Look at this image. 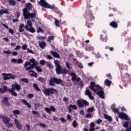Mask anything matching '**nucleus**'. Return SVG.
Returning a JSON list of instances; mask_svg holds the SVG:
<instances>
[{
  "instance_id": "obj_38",
  "label": "nucleus",
  "mask_w": 131,
  "mask_h": 131,
  "mask_svg": "<svg viewBox=\"0 0 131 131\" xmlns=\"http://www.w3.org/2000/svg\"><path fill=\"white\" fill-rule=\"evenodd\" d=\"M129 122H130L127 121L124 123V124H123V127H125V128H128V126H129Z\"/></svg>"
},
{
  "instance_id": "obj_16",
  "label": "nucleus",
  "mask_w": 131,
  "mask_h": 131,
  "mask_svg": "<svg viewBox=\"0 0 131 131\" xmlns=\"http://www.w3.org/2000/svg\"><path fill=\"white\" fill-rule=\"evenodd\" d=\"M70 75L72 77V80L73 81H74V80H76V81H80L81 80L80 78H77V75H76L75 73H71Z\"/></svg>"
},
{
  "instance_id": "obj_60",
  "label": "nucleus",
  "mask_w": 131,
  "mask_h": 131,
  "mask_svg": "<svg viewBox=\"0 0 131 131\" xmlns=\"http://www.w3.org/2000/svg\"><path fill=\"white\" fill-rule=\"evenodd\" d=\"M33 98V94L30 93L28 94V99H32Z\"/></svg>"
},
{
  "instance_id": "obj_3",
  "label": "nucleus",
  "mask_w": 131,
  "mask_h": 131,
  "mask_svg": "<svg viewBox=\"0 0 131 131\" xmlns=\"http://www.w3.org/2000/svg\"><path fill=\"white\" fill-rule=\"evenodd\" d=\"M54 63L55 64V67H56L55 71L56 74L60 75L61 74H68V73H69V70L61 66L60 61L57 60H54Z\"/></svg>"
},
{
  "instance_id": "obj_1",
  "label": "nucleus",
  "mask_w": 131,
  "mask_h": 131,
  "mask_svg": "<svg viewBox=\"0 0 131 131\" xmlns=\"http://www.w3.org/2000/svg\"><path fill=\"white\" fill-rule=\"evenodd\" d=\"M26 8H25L23 9L24 19H30L31 18V19L32 20L33 18H36V13H30L29 11H28V10H31L32 9V5L31 3H27L26 4Z\"/></svg>"
},
{
  "instance_id": "obj_10",
  "label": "nucleus",
  "mask_w": 131,
  "mask_h": 131,
  "mask_svg": "<svg viewBox=\"0 0 131 131\" xmlns=\"http://www.w3.org/2000/svg\"><path fill=\"white\" fill-rule=\"evenodd\" d=\"M2 75L3 76L4 80H8L9 79H15L16 76L12 75V74L2 73Z\"/></svg>"
},
{
  "instance_id": "obj_11",
  "label": "nucleus",
  "mask_w": 131,
  "mask_h": 131,
  "mask_svg": "<svg viewBox=\"0 0 131 131\" xmlns=\"http://www.w3.org/2000/svg\"><path fill=\"white\" fill-rule=\"evenodd\" d=\"M118 117L123 120H127V121H129V117H128L127 114L124 112H121L119 115H118Z\"/></svg>"
},
{
  "instance_id": "obj_15",
  "label": "nucleus",
  "mask_w": 131,
  "mask_h": 131,
  "mask_svg": "<svg viewBox=\"0 0 131 131\" xmlns=\"http://www.w3.org/2000/svg\"><path fill=\"white\" fill-rule=\"evenodd\" d=\"M12 87L11 89H10V90H12L13 91H15V90H16L17 92H19V91H21V86H20V85H19V84L17 83L12 84Z\"/></svg>"
},
{
  "instance_id": "obj_44",
  "label": "nucleus",
  "mask_w": 131,
  "mask_h": 131,
  "mask_svg": "<svg viewBox=\"0 0 131 131\" xmlns=\"http://www.w3.org/2000/svg\"><path fill=\"white\" fill-rule=\"evenodd\" d=\"M35 69H36L37 72H42V70L41 68L37 66H36Z\"/></svg>"
},
{
  "instance_id": "obj_22",
  "label": "nucleus",
  "mask_w": 131,
  "mask_h": 131,
  "mask_svg": "<svg viewBox=\"0 0 131 131\" xmlns=\"http://www.w3.org/2000/svg\"><path fill=\"white\" fill-rule=\"evenodd\" d=\"M96 94L100 97V98H101V99H104L105 97L104 96V92H103V90H100L96 92Z\"/></svg>"
},
{
  "instance_id": "obj_63",
  "label": "nucleus",
  "mask_w": 131,
  "mask_h": 131,
  "mask_svg": "<svg viewBox=\"0 0 131 131\" xmlns=\"http://www.w3.org/2000/svg\"><path fill=\"white\" fill-rule=\"evenodd\" d=\"M11 54H12V56L18 55V52L16 51H13L12 52H11Z\"/></svg>"
},
{
  "instance_id": "obj_39",
  "label": "nucleus",
  "mask_w": 131,
  "mask_h": 131,
  "mask_svg": "<svg viewBox=\"0 0 131 131\" xmlns=\"http://www.w3.org/2000/svg\"><path fill=\"white\" fill-rule=\"evenodd\" d=\"M38 81H40V82L44 83L46 82V78L39 77L38 78Z\"/></svg>"
},
{
  "instance_id": "obj_54",
  "label": "nucleus",
  "mask_w": 131,
  "mask_h": 131,
  "mask_svg": "<svg viewBox=\"0 0 131 131\" xmlns=\"http://www.w3.org/2000/svg\"><path fill=\"white\" fill-rule=\"evenodd\" d=\"M102 122H103V120L100 118L96 120V123L97 124H100V123H102Z\"/></svg>"
},
{
  "instance_id": "obj_21",
  "label": "nucleus",
  "mask_w": 131,
  "mask_h": 131,
  "mask_svg": "<svg viewBox=\"0 0 131 131\" xmlns=\"http://www.w3.org/2000/svg\"><path fill=\"white\" fill-rule=\"evenodd\" d=\"M4 14H10L9 9H7L5 8H4L3 9H2L1 10L0 9V15H4Z\"/></svg>"
},
{
  "instance_id": "obj_32",
  "label": "nucleus",
  "mask_w": 131,
  "mask_h": 131,
  "mask_svg": "<svg viewBox=\"0 0 131 131\" xmlns=\"http://www.w3.org/2000/svg\"><path fill=\"white\" fill-rule=\"evenodd\" d=\"M104 117L105 119H107L108 121L111 122L113 120L112 117L107 114H104Z\"/></svg>"
},
{
  "instance_id": "obj_30",
  "label": "nucleus",
  "mask_w": 131,
  "mask_h": 131,
  "mask_svg": "<svg viewBox=\"0 0 131 131\" xmlns=\"http://www.w3.org/2000/svg\"><path fill=\"white\" fill-rule=\"evenodd\" d=\"M46 66L48 67L49 69H54V65L52 64L51 62H47Z\"/></svg>"
},
{
  "instance_id": "obj_12",
  "label": "nucleus",
  "mask_w": 131,
  "mask_h": 131,
  "mask_svg": "<svg viewBox=\"0 0 131 131\" xmlns=\"http://www.w3.org/2000/svg\"><path fill=\"white\" fill-rule=\"evenodd\" d=\"M123 82L130 83H131V78H130V74L126 73L125 74V78H121Z\"/></svg>"
},
{
  "instance_id": "obj_25",
  "label": "nucleus",
  "mask_w": 131,
  "mask_h": 131,
  "mask_svg": "<svg viewBox=\"0 0 131 131\" xmlns=\"http://www.w3.org/2000/svg\"><path fill=\"white\" fill-rule=\"evenodd\" d=\"M39 46L41 49H45L47 47V43L43 41L39 42Z\"/></svg>"
},
{
  "instance_id": "obj_6",
  "label": "nucleus",
  "mask_w": 131,
  "mask_h": 131,
  "mask_svg": "<svg viewBox=\"0 0 131 131\" xmlns=\"http://www.w3.org/2000/svg\"><path fill=\"white\" fill-rule=\"evenodd\" d=\"M30 61H26L24 66V68H27V67L30 65L31 69H34V67H36L38 65V62L34 59V58H32L29 60Z\"/></svg>"
},
{
  "instance_id": "obj_23",
  "label": "nucleus",
  "mask_w": 131,
  "mask_h": 131,
  "mask_svg": "<svg viewBox=\"0 0 131 131\" xmlns=\"http://www.w3.org/2000/svg\"><path fill=\"white\" fill-rule=\"evenodd\" d=\"M110 26H111V27L113 28L116 29L117 28V27H118V24H117V23H116L115 21H113L110 23Z\"/></svg>"
},
{
  "instance_id": "obj_37",
  "label": "nucleus",
  "mask_w": 131,
  "mask_h": 131,
  "mask_svg": "<svg viewBox=\"0 0 131 131\" xmlns=\"http://www.w3.org/2000/svg\"><path fill=\"white\" fill-rule=\"evenodd\" d=\"M72 126L74 128L78 126V124H77V121L76 120H75L73 121Z\"/></svg>"
},
{
  "instance_id": "obj_51",
  "label": "nucleus",
  "mask_w": 131,
  "mask_h": 131,
  "mask_svg": "<svg viewBox=\"0 0 131 131\" xmlns=\"http://www.w3.org/2000/svg\"><path fill=\"white\" fill-rule=\"evenodd\" d=\"M39 32H41V33L43 32V30H42V29H41L40 27H38V29L37 30V33H39Z\"/></svg>"
},
{
  "instance_id": "obj_2",
  "label": "nucleus",
  "mask_w": 131,
  "mask_h": 131,
  "mask_svg": "<svg viewBox=\"0 0 131 131\" xmlns=\"http://www.w3.org/2000/svg\"><path fill=\"white\" fill-rule=\"evenodd\" d=\"M39 5L41 7L45 8V9H50L51 10H52L53 12L54 13L62 16V13L59 11V8H58L55 5L53 4L51 5L45 0H40Z\"/></svg>"
},
{
  "instance_id": "obj_50",
  "label": "nucleus",
  "mask_w": 131,
  "mask_h": 131,
  "mask_svg": "<svg viewBox=\"0 0 131 131\" xmlns=\"http://www.w3.org/2000/svg\"><path fill=\"white\" fill-rule=\"evenodd\" d=\"M27 25L29 27H32V23L31 20H27Z\"/></svg>"
},
{
  "instance_id": "obj_19",
  "label": "nucleus",
  "mask_w": 131,
  "mask_h": 131,
  "mask_svg": "<svg viewBox=\"0 0 131 131\" xmlns=\"http://www.w3.org/2000/svg\"><path fill=\"white\" fill-rule=\"evenodd\" d=\"M1 25H2L3 27H5V28H6V29H9V33H11V34H12V35L14 34V30L11 28L9 29V26L8 25L3 23L1 24Z\"/></svg>"
},
{
  "instance_id": "obj_7",
  "label": "nucleus",
  "mask_w": 131,
  "mask_h": 131,
  "mask_svg": "<svg viewBox=\"0 0 131 131\" xmlns=\"http://www.w3.org/2000/svg\"><path fill=\"white\" fill-rule=\"evenodd\" d=\"M89 89L93 91L95 93H97V91H103V88L98 84H96L95 82H91L90 83V86H89Z\"/></svg>"
},
{
  "instance_id": "obj_64",
  "label": "nucleus",
  "mask_w": 131,
  "mask_h": 131,
  "mask_svg": "<svg viewBox=\"0 0 131 131\" xmlns=\"http://www.w3.org/2000/svg\"><path fill=\"white\" fill-rule=\"evenodd\" d=\"M130 126L126 128V131H131V122H129Z\"/></svg>"
},
{
  "instance_id": "obj_57",
  "label": "nucleus",
  "mask_w": 131,
  "mask_h": 131,
  "mask_svg": "<svg viewBox=\"0 0 131 131\" xmlns=\"http://www.w3.org/2000/svg\"><path fill=\"white\" fill-rule=\"evenodd\" d=\"M67 118L68 120H69V121H71V120H72V119H71V115H70V114H67Z\"/></svg>"
},
{
  "instance_id": "obj_53",
  "label": "nucleus",
  "mask_w": 131,
  "mask_h": 131,
  "mask_svg": "<svg viewBox=\"0 0 131 131\" xmlns=\"http://www.w3.org/2000/svg\"><path fill=\"white\" fill-rule=\"evenodd\" d=\"M34 105L35 106V107H38V108H39L40 106L42 107V105L40 104L39 103H34Z\"/></svg>"
},
{
  "instance_id": "obj_46",
  "label": "nucleus",
  "mask_w": 131,
  "mask_h": 131,
  "mask_svg": "<svg viewBox=\"0 0 131 131\" xmlns=\"http://www.w3.org/2000/svg\"><path fill=\"white\" fill-rule=\"evenodd\" d=\"M70 56L71 57V58H72V59H73V60L74 62H75V61H76L77 59L75 58V56L73 55V54L71 53L70 54Z\"/></svg>"
},
{
  "instance_id": "obj_35",
  "label": "nucleus",
  "mask_w": 131,
  "mask_h": 131,
  "mask_svg": "<svg viewBox=\"0 0 131 131\" xmlns=\"http://www.w3.org/2000/svg\"><path fill=\"white\" fill-rule=\"evenodd\" d=\"M14 115H20L21 112L19 110H15L13 111Z\"/></svg>"
},
{
  "instance_id": "obj_41",
  "label": "nucleus",
  "mask_w": 131,
  "mask_h": 131,
  "mask_svg": "<svg viewBox=\"0 0 131 131\" xmlns=\"http://www.w3.org/2000/svg\"><path fill=\"white\" fill-rule=\"evenodd\" d=\"M54 20H55V23L56 26H57V27H60V21L58 20L57 18H54Z\"/></svg>"
},
{
  "instance_id": "obj_27",
  "label": "nucleus",
  "mask_w": 131,
  "mask_h": 131,
  "mask_svg": "<svg viewBox=\"0 0 131 131\" xmlns=\"http://www.w3.org/2000/svg\"><path fill=\"white\" fill-rule=\"evenodd\" d=\"M104 84L106 85V86H110L111 84H112V81L106 79L104 81Z\"/></svg>"
},
{
  "instance_id": "obj_55",
  "label": "nucleus",
  "mask_w": 131,
  "mask_h": 131,
  "mask_svg": "<svg viewBox=\"0 0 131 131\" xmlns=\"http://www.w3.org/2000/svg\"><path fill=\"white\" fill-rule=\"evenodd\" d=\"M30 75L32 77L34 76V77H35V78H37L38 75H37V73L34 72L33 74H30Z\"/></svg>"
},
{
  "instance_id": "obj_4",
  "label": "nucleus",
  "mask_w": 131,
  "mask_h": 131,
  "mask_svg": "<svg viewBox=\"0 0 131 131\" xmlns=\"http://www.w3.org/2000/svg\"><path fill=\"white\" fill-rule=\"evenodd\" d=\"M49 84L51 85V86H55L56 84H61V85L63 86V85L65 84V82L60 78L51 77L49 80Z\"/></svg>"
},
{
  "instance_id": "obj_18",
  "label": "nucleus",
  "mask_w": 131,
  "mask_h": 131,
  "mask_svg": "<svg viewBox=\"0 0 131 131\" xmlns=\"http://www.w3.org/2000/svg\"><path fill=\"white\" fill-rule=\"evenodd\" d=\"M85 95H86V96H88L90 100H93L94 99V96L92 95V92H91V91L89 89L85 91Z\"/></svg>"
},
{
  "instance_id": "obj_40",
  "label": "nucleus",
  "mask_w": 131,
  "mask_h": 131,
  "mask_svg": "<svg viewBox=\"0 0 131 131\" xmlns=\"http://www.w3.org/2000/svg\"><path fill=\"white\" fill-rule=\"evenodd\" d=\"M69 106L71 108L73 109L74 110H77V106L76 105H72V104H70Z\"/></svg>"
},
{
  "instance_id": "obj_61",
  "label": "nucleus",
  "mask_w": 131,
  "mask_h": 131,
  "mask_svg": "<svg viewBox=\"0 0 131 131\" xmlns=\"http://www.w3.org/2000/svg\"><path fill=\"white\" fill-rule=\"evenodd\" d=\"M106 77L108 78V79H112V76H111V74L109 73L108 74H106Z\"/></svg>"
},
{
  "instance_id": "obj_9",
  "label": "nucleus",
  "mask_w": 131,
  "mask_h": 131,
  "mask_svg": "<svg viewBox=\"0 0 131 131\" xmlns=\"http://www.w3.org/2000/svg\"><path fill=\"white\" fill-rule=\"evenodd\" d=\"M76 103L80 108H84V106L86 107L90 106V102H88V101L84 99H78Z\"/></svg>"
},
{
  "instance_id": "obj_45",
  "label": "nucleus",
  "mask_w": 131,
  "mask_h": 131,
  "mask_svg": "<svg viewBox=\"0 0 131 131\" xmlns=\"http://www.w3.org/2000/svg\"><path fill=\"white\" fill-rule=\"evenodd\" d=\"M20 80L23 82H25V83H28V82H29V81L27 78H21L20 79Z\"/></svg>"
},
{
  "instance_id": "obj_56",
  "label": "nucleus",
  "mask_w": 131,
  "mask_h": 131,
  "mask_svg": "<svg viewBox=\"0 0 131 131\" xmlns=\"http://www.w3.org/2000/svg\"><path fill=\"white\" fill-rule=\"evenodd\" d=\"M79 85H80L81 89H82V88H83V86H84V84L83 83V82H82V81H80Z\"/></svg>"
},
{
  "instance_id": "obj_52",
  "label": "nucleus",
  "mask_w": 131,
  "mask_h": 131,
  "mask_svg": "<svg viewBox=\"0 0 131 131\" xmlns=\"http://www.w3.org/2000/svg\"><path fill=\"white\" fill-rule=\"evenodd\" d=\"M66 66L67 67V68H68V69H71L70 63H69V62L68 61L66 62Z\"/></svg>"
},
{
  "instance_id": "obj_14",
  "label": "nucleus",
  "mask_w": 131,
  "mask_h": 131,
  "mask_svg": "<svg viewBox=\"0 0 131 131\" xmlns=\"http://www.w3.org/2000/svg\"><path fill=\"white\" fill-rule=\"evenodd\" d=\"M14 123L16 126V128H17V129H18V130L22 129V128L23 127V125H22V123H20V122H19V120H18V119L15 118L14 120Z\"/></svg>"
},
{
  "instance_id": "obj_5",
  "label": "nucleus",
  "mask_w": 131,
  "mask_h": 131,
  "mask_svg": "<svg viewBox=\"0 0 131 131\" xmlns=\"http://www.w3.org/2000/svg\"><path fill=\"white\" fill-rule=\"evenodd\" d=\"M85 17L86 19V25L88 28H90V25L92 24V20H94L95 19V17L93 15V12L90 10L86 11L85 13Z\"/></svg>"
},
{
  "instance_id": "obj_24",
  "label": "nucleus",
  "mask_w": 131,
  "mask_h": 131,
  "mask_svg": "<svg viewBox=\"0 0 131 131\" xmlns=\"http://www.w3.org/2000/svg\"><path fill=\"white\" fill-rule=\"evenodd\" d=\"M10 121H11V119H10V118H9L8 116H5L3 118V122H4L5 124L10 123Z\"/></svg>"
},
{
  "instance_id": "obj_59",
  "label": "nucleus",
  "mask_w": 131,
  "mask_h": 131,
  "mask_svg": "<svg viewBox=\"0 0 131 131\" xmlns=\"http://www.w3.org/2000/svg\"><path fill=\"white\" fill-rule=\"evenodd\" d=\"M7 127H8V128H10V127H13V123H9L7 124Z\"/></svg>"
},
{
  "instance_id": "obj_48",
  "label": "nucleus",
  "mask_w": 131,
  "mask_h": 131,
  "mask_svg": "<svg viewBox=\"0 0 131 131\" xmlns=\"http://www.w3.org/2000/svg\"><path fill=\"white\" fill-rule=\"evenodd\" d=\"M39 64H40V65H42V66H43V65H45V64H46V60H45V59L40 60Z\"/></svg>"
},
{
  "instance_id": "obj_17",
  "label": "nucleus",
  "mask_w": 131,
  "mask_h": 131,
  "mask_svg": "<svg viewBox=\"0 0 131 131\" xmlns=\"http://www.w3.org/2000/svg\"><path fill=\"white\" fill-rule=\"evenodd\" d=\"M50 54L52 55V56H53V57H54V58H57L58 59H60V58H61L60 54H59V53H58V52H55L53 50H51L50 51Z\"/></svg>"
},
{
  "instance_id": "obj_43",
  "label": "nucleus",
  "mask_w": 131,
  "mask_h": 131,
  "mask_svg": "<svg viewBox=\"0 0 131 131\" xmlns=\"http://www.w3.org/2000/svg\"><path fill=\"white\" fill-rule=\"evenodd\" d=\"M29 31L31 33H34V32H35V29H34L33 27H30Z\"/></svg>"
},
{
  "instance_id": "obj_33",
  "label": "nucleus",
  "mask_w": 131,
  "mask_h": 131,
  "mask_svg": "<svg viewBox=\"0 0 131 131\" xmlns=\"http://www.w3.org/2000/svg\"><path fill=\"white\" fill-rule=\"evenodd\" d=\"M33 88L36 90V91H37V92H40V89H39V87H38V85H37V84L34 83L33 84Z\"/></svg>"
},
{
  "instance_id": "obj_62",
  "label": "nucleus",
  "mask_w": 131,
  "mask_h": 131,
  "mask_svg": "<svg viewBox=\"0 0 131 131\" xmlns=\"http://www.w3.org/2000/svg\"><path fill=\"white\" fill-rule=\"evenodd\" d=\"M46 58L47 59H48V60H52L53 57H52V56H51V55H47L46 56Z\"/></svg>"
},
{
  "instance_id": "obj_8",
  "label": "nucleus",
  "mask_w": 131,
  "mask_h": 131,
  "mask_svg": "<svg viewBox=\"0 0 131 131\" xmlns=\"http://www.w3.org/2000/svg\"><path fill=\"white\" fill-rule=\"evenodd\" d=\"M42 92L46 97H48V96H51V95H55V92L58 94V91L57 89H55L54 88H51L49 89H45L42 90Z\"/></svg>"
},
{
  "instance_id": "obj_34",
  "label": "nucleus",
  "mask_w": 131,
  "mask_h": 131,
  "mask_svg": "<svg viewBox=\"0 0 131 131\" xmlns=\"http://www.w3.org/2000/svg\"><path fill=\"white\" fill-rule=\"evenodd\" d=\"M54 39H55V36H49L48 38L47 39V41H48V42H52V40H54Z\"/></svg>"
},
{
  "instance_id": "obj_58",
  "label": "nucleus",
  "mask_w": 131,
  "mask_h": 131,
  "mask_svg": "<svg viewBox=\"0 0 131 131\" xmlns=\"http://www.w3.org/2000/svg\"><path fill=\"white\" fill-rule=\"evenodd\" d=\"M85 117L86 118H89L91 119L92 118V114H87L85 116Z\"/></svg>"
},
{
  "instance_id": "obj_42",
  "label": "nucleus",
  "mask_w": 131,
  "mask_h": 131,
  "mask_svg": "<svg viewBox=\"0 0 131 131\" xmlns=\"http://www.w3.org/2000/svg\"><path fill=\"white\" fill-rule=\"evenodd\" d=\"M95 107L94 106H92L91 107H89L87 109L88 112H94L95 111L94 110Z\"/></svg>"
},
{
  "instance_id": "obj_13",
  "label": "nucleus",
  "mask_w": 131,
  "mask_h": 131,
  "mask_svg": "<svg viewBox=\"0 0 131 131\" xmlns=\"http://www.w3.org/2000/svg\"><path fill=\"white\" fill-rule=\"evenodd\" d=\"M44 110L49 114H52V112H56V107L54 105H51L50 108L49 107H45Z\"/></svg>"
},
{
  "instance_id": "obj_26",
  "label": "nucleus",
  "mask_w": 131,
  "mask_h": 131,
  "mask_svg": "<svg viewBox=\"0 0 131 131\" xmlns=\"http://www.w3.org/2000/svg\"><path fill=\"white\" fill-rule=\"evenodd\" d=\"M8 92L11 93V95L14 97H17L18 94H17V92H15V90H13L12 89H8Z\"/></svg>"
},
{
  "instance_id": "obj_29",
  "label": "nucleus",
  "mask_w": 131,
  "mask_h": 131,
  "mask_svg": "<svg viewBox=\"0 0 131 131\" xmlns=\"http://www.w3.org/2000/svg\"><path fill=\"white\" fill-rule=\"evenodd\" d=\"M8 3L10 6H12L13 7H15V6H16V4H17L15 0H9Z\"/></svg>"
},
{
  "instance_id": "obj_28",
  "label": "nucleus",
  "mask_w": 131,
  "mask_h": 131,
  "mask_svg": "<svg viewBox=\"0 0 131 131\" xmlns=\"http://www.w3.org/2000/svg\"><path fill=\"white\" fill-rule=\"evenodd\" d=\"M21 102H23V103H24L26 105V106H27L28 108H31V104L28 103V102H27V101H26L25 99H22Z\"/></svg>"
},
{
  "instance_id": "obj_36",
  "label": "nucleus",
  "mask_w": 131,
  "mask_h": 131,
  "mask_svg": "<svg viewBox=\"0 0 131 131\" xmlns=\"http://www.w3.org/2000/svg\"><path fill=\"white\" fill-rule=\"evenodd\" d=\"M100 39L102 41H107V37H106V35L104 36V35H101Z\"/></svg>"
},
{
  "instance_id": "obj_31",
  "label": "nucleus",
  "mask_w": 131,
  "mask_h": 131,
  "mask_svg": "<svg viewBox=\"0 0 131 131\" xmlns=\"http://www.w3.org/2000/svg\"><path fill=\"white\" fill-rule=\"evenodd\" d=\"M24 27H25L24 24H20L19 26L18 31L19 32H23V31H24Z\"/></svg>"
},
{
  "instance_id": "obj_20",
  "label": "nucleus",
  "mask_w": 131,
  "mask_h": 131,
  "mask_svg": "<svg viewBox=\"0 0 131 131\" xmlns=\"http://www.w3.org/2000/svg\"><path fill=\"white\" fill-rule=\"evenodd\" d=\"M3 104H5V105H7L8 107L11 106V103L9 102V98L6 97L3 98Z\"/></svg>"
},
{
  "instance_id": "obj_47",
  "label": "nucleus",
  "mask_w": 131,
  "mask_h": 131,
  "mask_svg": "<svg viewBox=\"0 0 131 131\" xmlns=\"http://www.w3.org/2000/svg\"><path fill=\"white\" fill-rule=\"evenodd\" d=\"M113 111L114 112V113H117L118 114V115H119V114H120L119 112V108H115Z\"/></svg>"
},
{
  "instance_id": "obj_49",
  "label": "nucleus",
  "mask_w": 131,
  "mask_h": 131,
  "mask_svg": "<svg viewBox=\"0 0 131 131\" xmlns=\"http://www.w3.org/2000/svg\"><path fill=\"white\" fill-rule=\"evenodd\" d=\"M16 62L17 64H22V63H23V60L21 58H19L17 60Z\"/></svg>"
}]
</instances>
